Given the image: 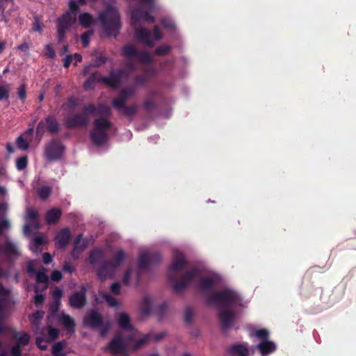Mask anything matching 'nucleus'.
<instances>
[{"mask_svg":"<svg viewBox=\"0 0 356 356\" xmlns=\"http://www.w3.org/2000/svg\"><path fill=\"white\" fill-rule=\"evenodd\" d=\"M128 74L124 71L112 72L108 77H103L102 81L113 88H118L122 83L127 80Z\"/></svg>","mask_w":356,"mask_h":356,"instance_id":"obj_15","label":"nucleus"},{"mask_svg":"<svg viewBox=\"0 0 356 356\" xmlns=\"http://www.w3.org/2000/svg\"><path fill=\"white\" fill-rule=\"evenodd\" d=\"M161 23L166 29H174L175 27L174 22L170 18L163 19Z\"/></svg>","mask_w":356,"mask_h":356,"instance_id":"obj_43","label":"nucleus"},{"mask_svg":"<svg viewBox=\"0 0 356 356\" xmlns=\"http://www.w3.org/2000/svg\"><path fill=\"white\" fill-rule=\"evenodd\" d=\"M27 163H28V159L26 156H22V157L19 158L17 160V163H16L17 168L19 170L24 169L27 165Z\"/></svg>","mask_w":356,"mask_h":356,"instance_id":"obj_41","label":"nucleus"},{"mask_svg":"<svg viewBox=\"0 0 356 356\" xmlns=\"http://www.w3.org/2000/svg\"><path fill=\"white\" fill-rule=\"evenodd\" d=\"M46 242V238L44 236H39L34 238L33 242L30 244L31 250L35 253L38 254L42 251V245Z\"/></svg>","mask_w":356,"mask_h":356,"instance_id":"obj_28","label":"nucleus"},{"mask_svg":"<svg viewBox=\"0 0 356 356\" xmlns=\"http://www.w3.org/2000/svg\"><path fill=\"white\" fill-rule=\"evenodd\" d=\"M43 24L39 22L38 18H35L33 26V31L35 32L42 33V31H43Z\"/></svg>","mask_w":356,"mask_h":356,"instance_id":"obj_46","label":"nucleus"},{"mask_svg":"<svg viewBox=\"0 0 356 356\" xmlns=\"http://www.w3.org/2000/svg\"><path fill=\"white\" fill-rule=\"evenodd\" d=\"M160 256L156 254H152L148 250H143L140 252L138 259V265L140 268H145L149 264L158 261Z\"/></svg>","mask_w":356,"mask_h":356,"instance_id":"obj_20","label":"nucleus"},{"mask_svg":"<svg viewBox=\"0 0 356 356\" xmlns=\"http://www.w3.org/2000/svg\"><path fill=\"white\" fill-rule=\"evenodd\" d=\"M185 259L183 254L179 251H175L172 264L169 268L168 273L170 277H174L185 266Z\"/></svg>","mask_w":356,"mask_h":356,"instance_id":"obj_17","label":"nucleus"},{"mask_svg":"<svg viewBox=\"0 0 356 356\" xmlns=\"http://www.w3.org/2000/svg\"><path fill=\"white\" fill-rule=\"evenodd\" d=\"M63 296V291L61 289L56 288L52 292V297L54 302L50 306L51 314L49 316V321L51 318H56L60 321L64 327L69 331H73L74 327V320L68 315L65 314L63 312H58V308L60 305V299Z\"/></svg>","mask_w":356,"mask_h":356,"instance_id":"obj_5","label":"nucleus"},{"mask_svg":"<svg viewBox=\"0 0 356 356\" xmlns=\"http://www.w3.org/2000/svg\"><path fill=\"white\" fill-rule=\"evenodd\" d=\"M110 127V122L104 118L96 120L90 134L92 143L96 145H104L108 140V131Z\"/></svg>","mask_w":356,"mask_h":356,"instance_id":"obj_9","label":"nucleus"},{"mask_svg":"<svg viewBox=\"0 0 356 356\" xmlns=\"http://www.w3.org/2000/svg\"><path fill=\"white\" fill-rule=\"evenodd\" d=\"M38 193L42 199H46L51 193V188L48 186H42L38 189Z\"/></svg>","mask_w":356,"mask_h":356,"instance_id":"obj_40","label":"nucleus"},{"mask_svg":"<svg viewBox=\"0 0 356 356\" xmlns=\"http://www.w3.org/2000/svg\"><path fill=\"white\" fill-rule=\"evenodd\" d=\"M18 96L22 100H24L26 98V88L24 85L19 87L18 89Z\"/></svg>","mask_w":356,"mask_h":356,"instance_id":"obj_50","label":"nucleus"},{"mask_svg":"<svg viewBox=\"0 0 356 356\" xmlns=\"http://www.w3.org/2000/svg\"><path fill=\"white\" fill-rule=\"evenodd\" d=\"M170 47L167 45H163L156 49V54L157 55H165L170 51Z\"/></svg>","mask_w":356,"mask_h":356,"instance_id":"obj_45","label":"nucleus"},{"mask_svg":"<svg viewBox=\"0 0 356 356\" xmlns=\"http://www.w3.org/2000/svg\"><path fill=\"white\" fill-rule=\"evenodd\" d=\"M122 54L129 60H137L143 63H148L152 60V56L147 52L139 54L131 45H126L122 49Z\"/></svg>","mask_w":356,"mask_h":356,"instance_id":"obj_12","label":"nucleus"},{"mask_svg":"<svg viewBox=\"0 0 356 356\" xmlns=\"http://www.w3.org/2000/svg\"><path fill=\"white\" fill-rule=\"evenodd\" d=\"M73 60H72V56H68L65 58V59L64 60V66L65 67H68L70 66V65L72 63Z\"/></svg>","mask_w":356,"mask_h":356,"instance_id":"obj_55","label":"nucleus"},{"mask_svg":"<svg viewBox=\"0 0 356 356\" xmlns=\"http://www.w3.org/2000/svg\"><path fill=\"white\" fill-rule=\"evenodd\" d=\"M139 281V273L138 270L134 269L132 268H129L124 277H123V283L126 285H128L131 283L138 284Z\"/></svg>","mask_w":356,"mask_h":356,"instance_id":"obj_26","label":"nucleus"},{"mask_svg":"<svg viewBox=\"0 0 356 356\" xmlns=\"http://www.w3.org/2000/svg\"><path fill=\"white\" fill-rule=\"evenodd\" d=\"M140 4L130 10L131 25L136 29V38L144 44L151 46L154 42L160 40L162 35L158 27H155L154 34L149 31L138 26L145 22H153L154 18L149 14L155 8V0H138Z\"/></svg>","mask_w":356,"mask_h":356,"instance_id":"obj_3","label":"nucleus"},{"mask_svg":"<svg viewBox=\"0 0 356 356\" xmlns=\"http://www.w3.org/2000/svg\"><path fill=\"white\" fill-rule=\"evenodd\" d=\"M1 15V21L5 22V23H8V18L5 16L4 13L3 14H0Z\"/></svg>","mask_w":356,"mask_h":356,"instance_id":"obj_64","label":"nucleus"},{"mask_svg":"<svg viewBox=\"0 0 356 356\" xmlns=\"http://www.w3.org/2000/svg\"><path fill=\"white\" fill-rule=\"evenodd\" d=\"M12 337L16 340L17 345L13 347L10 355L11 356H20V348L28 344L30 339L29 335L25 332H13Z\"/></svg>","mask_w":356,"mask_h":356,"instance_id":"obj_13","label":"nucleus"},{"mask_svg":"<svg viewBox=\"0 0 356 356\" xmlns=\"http://www.w3.org/2000/svg\"><path fill=\"white\" fill-rule=\"evenodd\" d=\"M102 321V317L99 313L91 311L86 315L83 323L87 327H97L101 325Z\"/></svg>","mask_w":356,"mask_h":356,"instance_id":"obj_21","label":"nucleus"},{"mask_svg":"<svg viewBox=\"0 0 356 356\" xmlns=\"http://www.w3.org/2000/svg\"><path fill=\"white\" fill-rule=\"evenodd\" d=\"M43 262L45 264H49L52 260V257L49 253H44L43 254Z\"/></svg>","mask_w":356,"mask_h":356,"instance_id":"obj_53","label":"nucleus"},{"mask_svg":"<svg viewBox=\"0 0 356 356\" xmlns=\"http://www.w3.org/2000/svg\"><path fill=\"white\" fill-rule=\"evenodd\" d=\"M51 278L54 281H59L62 278V274L58 270H54L51 273Z\"/></svg>","mask_w":356,"mask_h":356,"instance_id":"obj_49","label":"nucleus"},{"mask_svg":"<svg viewBox=\"0 0 356 356\" xmlns=\"http://www.w3.org/2000/svg\"><path fill=\"white\" fill-rule=\"evenodd\" d=\"M63 269L65 271H67L69 273H72L73 270V267L68 263H65L63 266Z\"/></svg>","mask_w":356,"mask_h":356,"instance_id":"obj_58","label":"nucleus"},{"mask_svg":"<svg viewBox=\"0 0 356 356\" xmlns=\"http://www.w3.org/2000/svg\"><path fill=\"white\" fill-rule=\"evenodd\" d=\"M120 289V284L119 283H114L111 286V291L115 294H119Z\"/></svg>","mask_w":356,"mask_h":356,"instance_id":"obj_52","label":"nucleus"},{"mask_svg":"<svg viewBox=\"0 0 356 356\" xmlns=\"http://www.w3.org/2000/svg\"><path fill=\"white\" fill-rule=\"evenodd\" d=\"M10 90L9 85H0V101L8 98Z\"/></svg>","mask_w":356,"mask_h":356,"instance_id":"obj_38","label":"nucleus"},{"mask_svg":"<svg viewBox=\"0 0 356 356\" xmlns=\"http://www.w3.org/2000/svg\"><path fill=\"white\" fill-rule=\"evenodd\" d=\"M75 104V102L73 101L72 99L69 100V102L64 105L65 107H68L70 105H74Z\"/></svg>","mask_w":356,"mask_h":356,"instance_id":"obj_63","label":"nucleus"},{"mask_svg":"<svg viewBox=\"0 0 356 356\" xmlns=\"http://www.w3.org/2000/svg\"><path fill=\"white\" fill-rule=\"evenodd\" d=\"M90 1L104 6V9L99 13L98 19L103 30L108 36L115 37L120 29L121 22L118 9L115 1H106V0H79L80 4H87Z\"/></svg>","mask_w":356,"mask_h":356,"instance_id":"obj_4","label":"nucleus"},{"mask_svg":"<svg viewBox=\"0 0 356 356\" xmlns=\"http://www.w3.org/2000/svg\"><path fill=\"white\" fill-rule=\"evenodd\" d=\"M220 280V276L213 272L194 268L175 282L173 289L180 292L189 285H195L209 305L218 308L220 320L225 328L230 326L235 318L233 312L246 307L248 302L229 288L216 292L214 289Z\"/></svg>","mask_w":356,"mask_h":356,"instance_id":"obj_1","label":"nucleus"},{"mask_svg":"<svg viewBox=\"0 0 356 356\" xmlns=\"http://www.w3.org/2000/svg\"><path fill=\"white\" fill-rule=\"evenodd\" d=\"M44 316V312L42 311H37L35 313L33 314L31 317L30 320L31 323L35 326H38L41 319H42Z\"/></svg>","mask_w":356,"mask_h":356,"instance_id":"obj_39","label":"nucleus"},{"mask_svg":"<svg viewBox=\"0 0 356 356\" xmlns=\"http://www.w3.org/2000/svg\"><path fill=\"white\" fill-rule=\"evenodd\" d=\"M102 300H105L108 303V305L111 307H117L118 305V302L117 300L115 298L112 297L111 296H110L109 294H108L105 292L99 293V294L97 298V301H101Z\"/></svg>","mask_w":356,"mask_h":356,"instance_id":"obj_32","label":"nucleus"},{"mask_svg":"<svg viewBox=\"0 0 356 356\" xmlns=\"http://www.w3.org/2000/svg\"><path fill=\"white\" fill-rule=\"evenodd\" d=\"M118 323L122 330L115 336L104 348L105 351L113 355H127L149 341L150 334H146L144 337L135 341L137 332L131 325L129 316L127 314L122 312L118 315Z\"/></svg>","mask_w":356,"mask_h":356,"instance_id":"obj_2","label":"nucleus"},{"mask_svg":"<svg viewBox=\"0 0 356 356\" xmlns=\"http://www.w3.org/2000/svg\"><path fill=\"white\" fill-rule=\"evenodd\" d=\"M95 79H98L95 75H92L90 79H88L84 84L86 88H90L91 87L90 83L93 81Z\"/></svg>","mask_w":356,"mask_h":356,"instance_id":"obj_56","label":"nucleus"},{"mask_svg":"<svg viewBox=\"0 0 356 356\" xmlns=\"http://www.w3.org/2000/svg\"><path fill=\"white\" fill-rule=\"evenodd\" d=\"M153 307V300L150 296H145L141 303V312L146 315L150 313Z\"/></svg>","mask_w":356,"mask_h":356,"instance_id":"obj_31","label":"nucleus"},{"mask_svg":"<svg viewBox=\"0 0 356 356\" xmlns=\"http://www.w3.org/2000/svg\"><path fill=\"white\" fill-rule=\"evenodd\" d=\"M44 54L48 58H54L55 57V51L51 44H47L44 49Z\"/></svg>","mask_w":356,"mask_h":356,"instance_id":"obj_44","label":"nucleus"},{"mask_svg":"<svg viewBox=\"0 0 356 356\" xmlns=\"http://www.w3.org/2000/svg\"><path fill=\"white\" fill-rule=\"evenodd\" d=\"M125 257V253L122 250H119L111 261L103 264L98 271L99 279L105 280L114 277Z\"/></svg>","mask_w":356,"mask_h":356,"instance_id":"obj_8","label":"nucleus"},{"mask_svg":"<svg viewBox=\"0 0 356 356\" xmlns=\"http://www.w3.org/2000/svg\"><path fill=\"white\" fill-rule=\"evenodd\" d=\"M33 133V128L28 129L23 134H22L17 140V144L19 148L26 150L29 147V143L31 140L32 135Z\"/></svg>","mask_w":356,"mask_h":356,"instance_id":"obj_22","label":"nucleus"},{"mask_svg":"<svg viewBox=\"0 0 356 356\" xmlns=\"http://www.w3.org/2000/svg\"><path fill=\"white\" fill-rule=\"evenodd\" d=\"M92 34H93V31H89L84 33L81 35V42H82L83 47H86L89 44L90 38L92 35Z\"/></svg>","mask_w":356,"mask_h":356,"instance_id":"obj_42","label":"nucleus"},{"mask_svg":"<svg viewBox=\"0 0 356 356\" xmlns=\"http://www.w3.org/2000/svg\"><path fill=\"white\" fill-rule=\"evenodd\" d=\"M9 291H7L2 285H0V318L5 316V307L8 301Z\"/></svg>","mask_w":356,"mask_h":356,"instance_id":"obj_27","label":"nucleus"},{"mask_svg":"<svg viewBox=\"0 0 356 356\" xmlns=\"http://www.w3.org/2000/svg\"><path fill=\"white\" fill-rule=\"evenodd\" d=\"M70 237L71 234L68 229H61L56 236V245L58 248H64L69 243Z\"/></svg>","mask_w":356,"mask_h":356,"instance_id":"obj_23","label":"nucleus"},{"mask_svg":"<svg viewBox=\"0 0 356 356\" xmlns=\"http://www.w3.org/2000/svg\"><path fill=\"white\" fill-rule=\"evenodd\" d=\"M61 211L58 209H53L47 213L46 220L49 224L56 222L60 216Z\"/></svg>","mask_w":356,"mask_h":356,"instance_id":"obj_33","label":"nucleus"},{"mask_svg":"<svg viewBox=\"0 0 356 356\" xmlns=\"http://www.w3.org/2000/svg\"><path fill=\"white\" fill-rule=\"evenodd\" d=\"M231 356H248V350L246 345H235L229 350Z\"/></svg>","mask_w":356,"mask_h":356,"instance_id":"obj_29","label":"nucleus"},{"mask_svg":"<svg viewBox=\"0 0 356 356\" xmlns=\"http://www.w3.org/2000/svg\"><path fill=\"white\" fill-rule=\"evenodd\" d=\"M49 277L44 273V269H42V271H39L36 274V281L38 283V286L40 287V284L42 285L41 288L42 290L45 289L47 286Z\"/></svg>","mask_w":356,"mask_h":356,"instance_id":"obj_34","label":"nucleus"},{"mask_svg":"<svg viewBox=\"0 0 356 356\" xmlns=\"http://www.w3.org/2000/svg\"><path fill=\"white\" fill-rule=\"evenodd\" d=\"M65 347V343L58 342L54 345L52 348L53 356H64L63 348Z\"/></svg>","mask_w":356,"mask_h":356,"instance_id":"obj_36","label":"nucleus"},{"mask_svg":"<svg viewBox=\"0 0 356 356\" xmlns=\"http://www.w3.org/2000/svg\"><path fill=\"white\" fill-rule=\"evenodd\" d=\"M38 262L35 261H31L28 263L27 266V271L29 273L35 274V268L38 265Z\"/></svg>","mask_w":356,"mask_h":356,"instance_id":"obj_47","label":"nucleus"},{"mask_svg":"<svg viewBox=\"0 0 356 356\" xmlns=\"http://www.w3.org/2000/svg\"><path fill=\"white\" fill-rule=\"evenodd\" d=\"M3 251L8 254H17L18 250L17 246L11 243L10 241H7L6 245L3 249Z\"/></svg>","mask_w":356,"mask_h":356,"instance_id":"obj_37","label":"nucleus"},{"mask_svg":"<svg viewBox=\"0 0 356 356\" xmlns=\"http://www.w3.org/2000/svg\"><path fill=\"white\" fill-rule=\"evenodd\" d=\"M47 333L49 337L48 339H44L43 337H37L36 343L39 348L41 350H45L47 348V344L52 340L55 339L58 336V330L51 327H48L42 330V335Z\"/></svg>","mask_w":356,"mask_h":356,"instance_id":"obj_14","label":"nucleus"},{"mask_svg":"<svg viewBox=\"0 0 356 356\" xmlns=\"http://www.w3.org/2000/svg\"><path fill=\"white\" fill-rule=\"evenodd\" d=\"M69 8L70 10L56 20L58 42H61L64 39L67 31L76 22V12L78 10L76 2L73 0L70 1Z\"/></svg>","mask_w":356,"mask_h":356,"instance_id":"obj_6","label":"nucleus"},{"mask_svg":"<svg viewBox=\"0 0 356 356\" xmlns=\"http://www.w3.org/2000/svg\"><path fill=\"white\" fill-rule=\"evenodd\" d=\"M134 94V90L133 88L122 90L120 97L113 100L114 107L126 115H131L135 113L137 109L136 106H126L127 100L131 97Z\"/></svg>","mask_w":356,"mask_h":356,"instance_id":"obj_11","label":"nucleus"},{"mask_svg":"<svg viewBox=\"0 0 356 356\" xmlns=\"http://www.w3.org/2000/svg\"><path fill=\"white\" fill-rule=\"evenodd\" d=\"M12 1L13 0H0V14L4 13V11L7 8L8 3Z\"/></svg>","mask_w":356,"mask_h":356,"instance_id":"obj_51","label":"nucleus"},{"mask_svg":"<svg viewBox=\"0 0 356 356\" xmlns=\"http://www.w3.org/2000/svg\"><path fill=\"white\" fill-rule=\"evenodd\" d=\"M63 152V145L60 143L53 142L47 147L44 156L47 159L52 161L60 158Z\"/></svg>","mask_w":356,"mask_h":356,"instance_id":"obj_18","label":"nucleus"},{"mask_svg":"<svg viewBox=\"0 0 356 356\" xmlns=\"http://www.w3.org/2000/svg\"><path fill=\"white\" fill-rule=\"evenodd\" d=\"M95 113L97 115H108L111 113V109L108 106L101 105L96 108L92 105L86 106L83 114L76 115L74 118L67 120L66 124L68 127H75L86 124L88 121V115Z\"/></svg>","mask_w":356,"mask_h":356,"instance_id":"obj_7","label":"nucleus"},{"mask_svg":"<svg viewBox=\"0 0 356 356\" xmlns=\"http://www.w3.org/2000/svg\"><path fill=\"white\" fill-rule=\"evenodd\" d=\"M88 245V241L83 238L81 235L79 236L74 242V247L72 252V256L77 259L81 252H82Z\"/></svg>","mask_w":356,"mask_h":356,"instance_id":"obj_24","label":"nucleus"},{"mask_svg":"<svg viewBox=\"0 0 356 356\" xmlns=\"http://www.w3.org/2000/svg\"><path fill=\"white\" fill-rule=\"evenodd\" d=\"M38 289H39V286H36L35 287V293H36V296L35 297V304L38 305V304H41L44 298V296L42 295V294H38Z\"/></svg>","mask_w":356,"mask_h":356,"instance_id":"obj_48","label":"nucleus"},{"mask_svg":"<svg viewBox=\"0 0 356 356\" xmlns=\"http://www.w3.org/2000/svg\"><path fill=\"white\" fill-rule=\"evenodd\" d=\"M0 195L3 196L6 195V189L2 186H0Z\"/></svg>","mask_w":356,"mask_h":356,"instance_id":"obj_61","label":"nucleus"},{"mask_svg":"<svg viewBox=\"0 0 356 356\" xmlns=\"http://www.w3.org/2000/svg\"><path fill=\"white\" fill-rule=\"evenodd\" d=\"M86 303L85 292L75 293L70 298V305L74 308L83 307Z\"/></svg>","mask_w":356,"mask_h":356,"instance_id":"obj_25","label":"nucleus"},{"mask_svg":"<svg viewBox=\"0 0 356 356\" xmlns=\"http://www.w3.org/2000/svg\"><path fill=\"white\" fill-rule=\"evenodd\" d=\"M254 334L259 340L257 348L262 356H266L276 350V345L275 343L268 340L269 332L267 330H257L255 331Z\"/></svg>","mask_w":356,"mask_h":356,"instance_id":"obj_10","label":"nucleus"},{"mask_svg":"<svg viewBox=\"0 0 356 356\" xmlns=\"http://www.w3.org/2000/svg\"><path fill=\"white\" fill-rule=\"evenodd\" d=\"M79 24L85 27H90L95 22V19L88 13H82L78 17Z\"/></svg>","mask_w":356,"mask_h":356,"instance_id":"obj_30","label":"nucleus"},{"mask_svg":"<svg viewBox=\"0 0 356 356\" xmlns=\"http://www.w3.org/2000/svg\"><path fill=\"white\" fill-rule=\"evenodd\" d=\"M165 334L164 333H160L159 334H156L155 337H154V340L155 341H159L161 340L162 338H163Z\"/></svg>","mask_w":356,"mask_h":356,"instance_id":"obj_59","label":"nucleus"},{"mask_svg":"<svg viewBox=\"0 0 356 356\" xmlns=\"http://www.w3.org/2000/svg\"><path fill=\"white\" fill-rule=\"evenodd\" d=\"M6 48V42H0V54Z\"/></svg>","mask_w":356,"mask_h":356,"instance_id":"obj_60","label":"nucleus"},{"mask_svg":"<svg viewBox=\"0 0 356 356\" xmlns=\"http://www.w3.org/2000/svg\"><path fill=\"white\" fill-rule=\"evenodd\" d=\"M45 127H47V129L51 132H56L58 129L56 121L54 119L48 117L45 120V123L41 122L37 127V136L39 138H41L44 133Z\"/></svg>","mask_w":356,"mask_h":356,"instance_id":"obj_19","label":"nucleus"},{"mask_svg":"<svg viewBox=\"0 0 356 356\" xmlns=\"http://www.w3.org/2000/svg\"><path fill=\"white\" fill-rule=\"evenodd\" d=\"M37 217L38 213L35 210L32 209H28L26 217V223L24 229V232L26 235L29 234L33 229L39 228Z\"/></svg>","mask_w":356,"mask_h":356,"instance_id":"obj_16","label":"nucleus"},{"mask_svg":"<svg viewBox=\"0 0 356 356\" xmlns=\"http://www.w3.org/2000/svg\"><path fill=\"white\" fill-rule=\"evenodd\" d=\"M7 205L5 204H0V213L3 212L6 210Z\"/></svg>","mask_w":356,"mask_h":356,"instance_id":"obj_62","label":"nucleus"},{"mask_svg":"<svg viewBox=\"0 0 356 356\" xmlns=\"http://www.w3.org/2000/svg\"><path fill=\"white\" fill-rule=\"evenodd\" d=\"M72 56V60L74 61V64H77L81 60V56L79 54H74Z\"/></svg>","mask_w":356,"mask_h":356,"instance_id":"obj_57","label":"nucleus"},{"mask_svg":"<svg viewBox=\"0 0 356 356\" xmlns=\"http://www.w3.org/2000/svg\"><path fill=\"white\" fill-rule=\"evenodd\" d=\"M103 256V252L99 249H95L91 252L89 256V261L90 264H94L97 262Z\"/></svg>","mask_w":356,"mask_h":356,"instance_id":"obj_35","label":"nucleus"},{"mask_svg":"<svg viewBox=\"0 0 356 356\" xmlns=\"http://www.w3.org/2000/svg\"><path fill=\"white\" fill-rule=\"evenodd\" d=\"M29 45L26 42H24L17 47V49L22 51H27L29 50Z\"/></svg>","mask_w":356,"mask_h":356,"instance_id":"obj_54","label":"nucleus"}]
</instances>
